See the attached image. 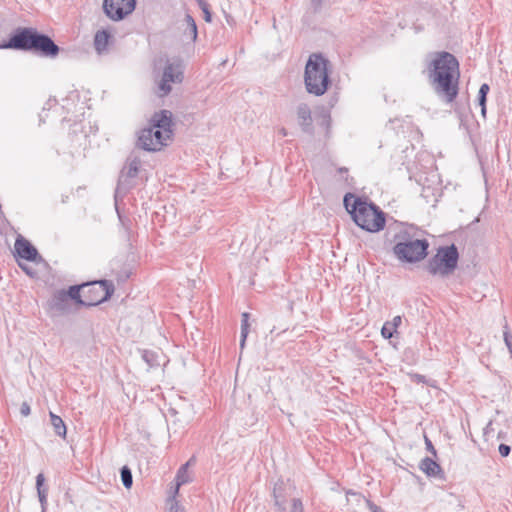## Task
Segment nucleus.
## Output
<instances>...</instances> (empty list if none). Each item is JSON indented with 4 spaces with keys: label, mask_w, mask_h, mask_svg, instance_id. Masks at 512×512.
I'll return each instance as SVG.
<instances>
[{
    "label": "nucleus",
    "mask_w": 512,
    "mask_h": 512,
    "mask_svg": "<svg viewBox=\"0 0 512 512\" xmlns=\"http://www.w3.org/2000/svg\"><path fill=\"white\" fill-rule=\"evenodd\" d=\"M15 254L21 259L35 262L40 258L37 249L22 235H18L14 243Z\"/></svg>",
    "instance_id": "13"
},
{
    "label": "nucleus",
    "mask_w": 512,
    "mask_h": 512,
    "mask_svg": "<svg viewBox=\"0 0 512 512\" xmlns=\"http://www.w3.org/2000/svg\"><path fill=\"white\" fill-rule=\"evenodd\" d=\"M180 487H181V486H178V484H177V483L175 484V487H174V489H173V491H172V494H171V496H170V497H169V499H168V502H169V503H172L173 501H176V496H177V494H178V492H179V488H180Z\"/></svg>",
    "instance_id": "38"
},
{
    "label": "nucleus",
    "mask_w": 512,
    "mask_h": 512,
    "mask_svg": "<svg viewBox=\"0 0 512 512\" xmlns=\"http://www.w3.org/2000/svg\"><path fill=\"white\" fill-rule=\"evenodd\" d=\"M49 307L51 310L59 314H66L70 312L71 303L65 295V290H59L54 293L52 299L49 302Z\"/></svg>",
    "instance_id": "15"
},
{
    "label": "nucleus",
    "mask_w": 512,
    "mask_h": 512,
    "mask_svg": "<svg viewBox=\"0 0 512 512\" xmlns=\"http://www.w3.org/2000/svg\"><path fill=\"white\" fill-rule=\"evenodd\" d=\"M402 319L401 316H395L393 320L390 322L392 325V329H397V327L401 324Z\"/></svg>",
    "instance_id": "39"
},
{
    "label": "nucleus",
    "mask_w": 512,
    "mask_h": 512,
    "mask_svg": "<svg viewBox=\"0 0 512 512\" xmlns=\"http://www.w3.org/2000/svg\"><path fill=\"white\" fill-rule=\"evenodd\" d=\"M82 287L81 285H73L70 286L67 291H65L66 297L69 299V301L73 300L77 304L85 306V299H82L81 292Z\"/></svg>",
    "instance_id": "22"
},
{
    "label": "nucleus",
    "mask_w": 512,
    "mask_h": 512,
    "mask_svg": "<svg viewBox=\"0 0 512 512\" xmlns=\"http://www.w3.org/2000/svg\"><path fill=\"white\" fill-rule=\"evenodd\" d=\"M44 475L39 473L36 477V488L38 493L39 502L43 510L47 505L48 488L44 486Z\"/></svg>",
    "instance_id": "20"
},
{
    "label": "nucleus",
    "mask_w": 512,
    "mask_h": 512,
    "mask_svg": "<svg viewBox=\"0 0 512 512\" xmlns=\"http://www.w3.org/2000/svg\"><path fill=\"white\" fill-rule=\"evenodd\" d=\"M136 7V0H104L105 14L114 21L124 19L131 14Z\"/></svg>",
    "instance_id": "11"
},
{
    "label": "nucleus",
    "mask_w": 512,
    "mask_h": 512,
    "mask_svg": "<svg viewBox=\"0 0 512 512\" xmlns=\"http://www.w3.org/2000/svg\"><path fill=\"white\" fill-rule=\"evenodd\" d=\"M274 505L280 512L286 510V494L283 482L276 483L273 488Z\"/></svg>",
    "instance_id": "18"
},
{
    "label": "nucleus",
    "mask_w": 512,
    "mask_h": 512,
    "mask_svg": "<svg viewBox=\"0 0 512 512\" xmlns=\"http://www.w3.org/2000/svg\"><path fill=\"white\" fill-rule=\"evenodd\" d=\"M280 134H281L282 136H286V135H287V131H286V129H285V128H282V129L280 130Z\"/></svg>",
    "instance_id": "43"
},
{
    "label": "nucleus",
    "mask_w": 512,
    "mask_h": 512,
    "mask_svg": "<svg viewBox=\"0 0 512 512\" xmlns=\"http://www.w3.org/2000/svg\"><path fill=\"white\" fill-rule=\"evenodd\" d=\"M169 511L168 512H185V509L179 505L178 501H173L169 503Z\"/></svg>",
    "instance_id": "33"
},
{
    "label": "nucleus",
    "mask_w": 512,
    "mask_h": 512,
    "mask_svg": "<svg viewBox=\"0 0 512 512\" xmlns=\"http://www.w3.org/2000/svg\"><path fill=\"white\" fill-rule=\"evenodd\" d=\"M339 172L340 173H346V172H348V169L345 168V167H342V168H339Z\"/></svg>",
    "instance_id": "44"
},
{
    "label": "nucleus",
    "mask_w": 512,
    "mask_h": 512,
    "mask_svg": "<svg viewBox=\"0 0 512 512\" xmlns=\"http://www.w3.org/2000/svg\"><path fill=\"white\" fill-rule=\"evenodd\" d=\"M343 204L355 224L361 229L376 233L384 229L385 213L373 202L357 197L351 193L344 196Z\"/></svg>",
    "instance_id": "3"
},
{
    "label": "nucleus",
    "mask_w": 512,
    "mask_h": 512,
    "mask_svg": "<svg viewBox=\"0 0 512 512\" xmlns=\"http://www.w3.org/2000/svg\"><path fill=\"white\" fill-rule=\"evenodd\" d=\"M419 468L428 477H436L442 480L445 478L441 466L430 457H425L424 459H422Z\"/></svg>",
    "instance_id": "16"
},
{
    "label": "nucleus",
    "mask_w": 512,
    "mask_h": 512,
    "mask_svg": "<svg viewBox=\"0 0 512 512\" xmlns=\"http://www.w3.org/2000/svg\"><path fill=\"white\" fill-rule=\"evenodd\" d=\"M503 337L505 345L507 346L509 353L512 357V334L507 323L504 325Z\"/></svg>",
    "instance_id": "28"
},
{
    "label": "nucleus",
    "mask_w": 512,
    "mask_h": 512,
    "mask_svg": "<svg viewBox=\"0 0 512 512\" xmlns=\"http://www.w3.org/2000/svg\"><path fill=\"white\" fill-rule=\"evenodd\" d=\"M490 90V87L488 84L484 83L480 86L478 96H487L488 92Z\"/></svg>",
    "instance_id": "37"
},
{
    "label": "nucleus",
    "mask_w": 512,
    "mask_h": 512,
    "mask_svg": "<svg viewBox=\"0 0 512 512\" xmlns=\"http://www.w3.org/2000/svg\"><path fill=\"white\" fill-rule=\"evenodd\" d=\"M289 512H304V507L301 499L293 498L291 501V508Z\"/></svg>",
    "instance_id": "30"
},
{
    "label": "nucleus",
    "mask_w": 512,
    "mask_h": 512,
    "mask_svg": "<svg viewBox=\"0 0 512 512\" xmlns=\"http://www.w3.org/2000/svg\"><path fill=\"white\" fill-rule=\"evenodd\" d=\"M248 320H249V313L244 312L242 314V319H241V337H240V349L241 350H243V348L245 347L246 339H247V336L249 333L250 324H249Z\"/></svg>",
    "instance_id": "23"
},
{
    "label": "nucleus",
    "mask_w": 512,
    "mask_h": 512,
    "mask_svg": "<svg viewBox=\"0 0 512 512\" xmlns=\"http://www.w3.org/2000/svg\"><path fill=\"white\" fill-rule=\"evenodd\" d=\"M394 333H396V329H392L390 322H386L381 329L382 336L385 339H390L393 337Z\"/></svg>",
    "instance_id": "29"
},
{
    "label": "nucleus",
    "mask_w": 512,
    "mask_h": 512,
    "mask_svg": "<svg viewBox=\"0 0 512 512\" xmlns=\"http://www.w3.org/2000/svg\"><path fill=\"white\" fill-rule=\"evenodd\" d=\"M184 79V68L180 59L167 60L158 82V95L167 96L171 90V84H180Z\"/></svg>",
    "instance_id": "8"
},
{
    "label": "nucleus",
    "mask_w": 512,
    "mask_h": 512,
    "mask_svg": "<svg viewBox=\"0 0 512 512\" xmlns=\"http://www.w3.org/2000/svg\"><path fill=\"white\" fill-rule=\"evenodd\" d=\"M20 413L22 416L27 417L31 413L30 405L27 402H23L20 407Z\"/></svg>",
    "instance_id": "35"
},
{
    "label": "nucleus",
    "mask_w": 512,
    "mask_h": 512,
    "mask_svg": "<svg viewBox=\"0 0 512 512\" xmlns=\"http://www.w3.org/2000/svg\"><path fill=\"white\" fill-rule=\"evenodd\" d=\"M192 481V478L188 472V464H183L177 471L175 482L178 486H182Z\"/></svg>",
    "instance_id": "24"
},
{
    "label": "nucleus",
    "mask_w": 512,
    "mask_h": 512,
    "mask_svg": "<svg viewBox=\"0 0 512 512\" xmlns=\"http://www.w3.org/2000/svg\"><path fill=\"white\" fill-rule=\"evenodd\" d=\"M323 0H311V4L315 10L319 9L322 5Z\"/></svg>",
    "instance_id": "41"
},
{
    "label": "nucleus",
    "mask_w": 512,
    "mask_h": 512,
    "mask_svg": "<svg viewBox=\"0 0 512 512\" xmlns=\"http://www.w3.org/2000/svg\"><path fill=\"white\" fill-rule=\"evenodd\" d=\"M120 476H121V481H122L123 486L127 489L131 488V486L133 484V477H132L131 469L126 465L123 466L120 469Z\"/></svg>",
    "instance_id": "25"
},
{
    "label": "nucleus",
    "mask_w": 512,
    "mask_h": 512,
    "mask_svg": "<svg viewBox=\"0 0 512 512\" xmlns=\"http://www.w3.org/2000/svg\"><path fill=\"white\" fill-rule=\"evenodd\" d=\"M418 231L412 227H402L393 236V253L395 257L406 263H416L428 254L429 242L417 237Z\"/></svg>",
    "instance_id": "4"
},
{
    "label": "nucleus",
    "mask_w": 512,
    "mask_h": 512,
    "mask_svg": "<svg viewBox=\"0 0 512 512\" xmlns=\"http://www.w3.org/2000/svg\"><path fill=\"white\" fill-rule=\"evenodd\" d=\"M196 462V457L192 456L185 464H188V467L194 465Z\"/></svg>",
    "instance_id": "42"
},
{
    "label": "nucleus",
    "mask_w": 512,
    "mask_h": 512,
    "mask_svg": "<svg viewBox=\"0 0 512 512\" xmlns=\"http://www.w3.org/2000/svg\"><path fill=\"white\" fill-rule=\"evenodd\" d=\"M198 3L204 13V20L206 22H210L212 16H211L208 4L204 0H198Z\"/></svg>",
    "instance_id": "31"
},
{
    "label": "nucleus",
    "mask_w": 512,
    "mask_h": 512,
    "mask_svg": "<svg viewBox=\"0 0 512 512\" xmlns=\"http://www.w3.org/2000/svg\"><path fill=\"white\" fill-rule=\"evenodd\" d=\"M33 27H18L13 30L9 39L0 44V49H13L19 51H30Z\"/></svg>",
    "instance_id": "10"
},
{
    "label": "nucleus",
    "mask_w": 512,
    "mask_h": 512,
    "mask_svg": "<svg viewBox=\"0 0 512 512\" xmlns=\"http://www.w3.org/2000/svg\"><path fill=\"white\" fill-rule=\"evenodd\" d=\"M425 445H426V449L433 455L436 457L437 455V452H436V449L434 448L431 440L425 436Z\"/></svg>",
    "instance_id": "36"
},
{
    "label": "nucleus",
    "mask_w": 512,
    "mask_h": 512,
    "mask_svg": "<svg viewBox=\"0 0 512 512\" xmlns=\"http://www.w3.org/2000/svg\"><path fill=\"white\" fill-rule=\"evenodd\" d=\"M183 34L191 41L195 42L198 37L197 25L190 14H186L182 23Z\"/></svg>",
    "instance_id": "17"
},
{
    "label": "nucleus",
    "mask_w": 512,
    "mask_h": 512,
    "mask_svg": "<svg viewBox=\"0 0 512 512\" xmlns=\"http://www.w3.org/2000/svg\"><path fill=\"white\" fill-rule=\"evenodd\" d=\"M433 92L445 103H452L459 94V61L450 52L439 51L432 54L424 71Z\"/></svg>",
    "instance_id": "1"
},
{
    "label": "nucleus",
    "mask_w": 512,
    "mask_h": 512,
    "mask_svg": "<svg viewBox=\"0 0 512 512\" xmlns=\"http://www.w3.org/2000/svg\"><path fill=\"white\" fill-rule=\"evenodd\" d=\"M498 451L502 457H507L511 452V447L507 444L501 443L498 447Z\"/></svg>",
    "instance_id": "32"
},
{
    "label": "nucleus",
    "mask_w": 512,
    "mask_h": 512,
    "mask_svg": "<svg viewBox=\"0 0 512 512\" xmlns=\"http://www.w3.org/2000/svg\"><path fill=\"white\" fill-rule=\"evenodd\" d=\"M49 415H50L51 425L54 428V432L58 436L65 438L67 429H66V425H65L64 421L62 420V418L60 416L54 414L53 412H50Z\"/></svg>",
    "instance_id": "21"
},
{
    "label": "nucleus",
    "mask_w": 512,
    "mask_h": 512,
    "mask_svg": "<svg viewBox=\"0 0 512 512\" xmlns=\"http://www.w3.org/2000/svg\"><path fill=\"white\" fill-rule=\"evenodd\" d=\"M142 359L149 365V367H154L158 365L157 354L153 351L144 350L142 352Z\"/></svg>",
    "instance_id": "26"
},
{
    "label": "nucleus",
    "mask_w": 512,
    "mask_h": 512,
    "mask_svg": "<svg viewBox=\"0 0 512 512\" xmlns=\"http://www.w3.org/2000/svg\"><path fill=\"white\" fill-rule=\"evenodd\" d=\"M30 51L38 56L55 58L60 51L59 46L53 41V39L39 32L36 28L34 29L32 37Z\"/></svg>",
    "instance_id": "9"
},
{
    "label": "nucleus",
    "mask_w": 512,
    "mask_h": 512,
    "mask_svg": "<svg viewBox=\"0 0 512 512\" xmlns=\"http://www.w3.org/2000/svg\"><path fill=\"white\" fill-rule=\"evenodd\" d=\"M172 125L171 111L155 112L149 120V126L139 131L136 146L148 152L161 150L173 136Z\"/></svg>",
    "instance_id": "2"
},
{
    "label": "nucleus",
    "mask_w": 512,
    "mask_h": 512,
    "mask_svg": "<svg viewBox=\"0 0 512 512\" xmlns=\"http://www.w3.org/2000/svg\"><path fill=\"white\" fill-rule=\"evenodd\" d=\"M296 113L301 130L306 134L313 135L314 128L310 107L306 103H301L297 106Z\"/></svg>",
    "instance_id": "14"
},
{
    "label": "nucleus",
    "mask_w": 512,
    "mask_h": 512,
    "mask_svg": "<svg viewBox=\"0 0 512 512\" xmlns=\"http://www.w3.org/2000/svg\"><path fill=\"white\" fill-rule=\"evenodd\" d=\"M110 38L111 35L106 30H100L96 32L94 37V47L99 54H102L107 50Z\"/></svg>",
    "instance_id": "19"
},
{
    "label": "nucleus",
    "mask_w": 512,
    "mask_h": 512,
    "mask_svg": "<svg viewBox=\"0 0 512 512\" xmlns=\"http://www.w3.org/2000/svg\"><path fill=\"white\" fill-rule=\"evenodd\" d=\"M486 101L487 96H478V103L481 106V114L483 115V117L486 116Z\"/></svg>",
    "instance_id": "34"
},
{
    "label": "nucleus",
    "mask_w": 512,
    "mask_h": 512,
    "mask_svg": "<svg viewBox=\"0 0 512 512\" xmlns=\"http://www.w3.org/2000/svg\"><path fill=\"white\" fill-rule=\"evenodd\" d=\"M19 266L28 275L32 276L34 274V272L27 265H23V264L19 263Z\"/></svg>",
    "instance_id": "40"
},
{
    "label": "nucleus",
    "mask_w": 512,
    "mask_h": 512,
    "mask_svg": "<svg viewBox=\"0 0 512 512\" xmlns=\"http://www.w3.org/2000/svg\"><path fill=\"white\" fill-rule=\"evenodd\" d=\"M353 496L357 497L359 500H363L367 506V508L371 511V512H384L383 509L379 506H377L375 503H373L371 500L369 499H366L364 497H362L360 494L358 493H351Z\"/></svg>",
    "instance_id": "27"
},
{
    "label": "nucleus",
    "mask_w": 512,
    "mask_h": 512,
    "mask_svg": "<svg viewBox=\"0 0 512 512\" xmlns=\"http://www.w3.org/2000/svg\"><path fill=\"white\" fill-rule=\"evenodd\" d=\"M458 259V249L454 244L441 246L437 250V253L428 260L426 269L432 275L446 277L454 272L458 264Z\"/></svg>",
    "instance_id": "6"
},
{
    "label": "nucleus",
    "mask_w": 512,
    "mask_h": 512,
    "mask_svg": "<svg viewBox=\"0 0 512 512\" xmlns=\"http://www.w3.org/2000/svg\"><path fill=\"white\" fill-rule=\"evenodd\" d=\"M140 164L141 161L137 156L131 155L127 158L126 164L119 175L116 192H127L132 188L131 181L138 175Z\"/></svg>",
    "instance_id": "12"
},
{
    "label": "nucleus",
    "mask_w": 512,
    "mask_h": 512,
    "mask_svg": "<svg viewBox=\"0 0 512 512\" xmlns=\"http://www.w3.org/2000/svg\"><path fill=\"white\" fill-rule=\"evenodd\" d=\"M85 306L91 307L107 301L114 293V284L109 280H97L81 285Z\"/></svg>",
    "instance_id": "7"
},
{
    "label": "nucleus",
    "mask_w": 512,
    "mask_h": 512,
    "mask_svg": "<svg viewBox=\"0 0 512 512\" xmlns=\"http://www.w3.org/2000/svg\"><path fill=\"white\" fill-rule=\"evenodd\" d=\"M329 61L322 55L314 53L309 56L304 72L306 90L315 96L323 95L331 83L328 74Z\"/></svg>",
    "instance_id": "5"
}]
</instances>
